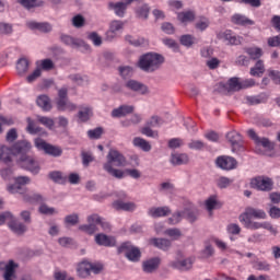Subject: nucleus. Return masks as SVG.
I'll return each mask as SVG.
<instances>
[{
    "label": "nucleus",
    "instance_id": "f3484780",
    "mask_svg": "<svg viewBox=\"0 0 280 280\" xmlns=\"http://www.w3.org/2000/svg\"><path fill=\"white\" fill-rule=\"evenodd\" d=\"M149 244L151 246H154V248H159L160 250L167 252L170 248H172V241L168 238H158L153 237L149 240Z\"/></svg>",
    "mask_w": 280,
    "mask_h": 280
},
{
    "label": "nucleus",
    "instance_id": "ddd939ff",
    "mask_svg": "<svg viewBox=\"0 0 280 280\" xmlns=\"http://www.w3.org/2000/svg\"><path fill=\"white\" fill-rule=\"evenodd\" d=\"M247 135L256 145H261L266 150H273L275 145L270 142L268 138H259L255 129H248Z\"/></svg>",
    "mask_w": 280,
    "mask_h": 280
},
{
    "label": "nucleus",
    "instance_id": "680f3d73",
    "mask_svg": "<svg viewBox=\"0 0 280 280\" xmlns=\"http://www.w3.org/2000/svg\"><path fill=\"white\" fill-rule=\"evenodd\" d=\"M231 183H233V180H231L229 177L222 176L217 180V186L219 187V189H226V187H229Z\"/></svg>",
    "mask_w": 280,
    "mask_h": 280
},
{
    "label": "nucleus",
    "instance_id": "338daca9",
    "mask_svg": "<svg viewBox=\"0 0 280 280\" xmlns=\"http://www.w3.org/2000/svg\"><path fill=\"white\" fill-rule=\"evenodd\" d=\"M268 75L276 84L280 85V71L279 70H268Z\"/></svg>",
    "mask_w": 280,
    "mask_h": 280
},
{
    "label": "nucleus",
    "instance_id": "774afa93",
    "mask_svg": "<svg viewBox=\"0 0 280 280\" xmlns=\"http://www.w3.org/2000/svg\"><path fill=\"white\" fill-rule=\"evenodd\" d=\"M268 47H280V35L269 37L267 39Z\"/></svg>",
    "mask_w": 280,
    "mask_h": 280
},
{
    "label": "nucleus",
    "instance_id": "cd10ccee",
    "mask_svg": "<svg viewBox=\"0 0 280 280\" xmlns=\"http://www.w3.org/2000/svg\"><path fill=\"white\" fill-rule=\"evenodd\" d=\"M172 165H187L189 163V155L186 153H173L171 154Z\"/></svg>",
    "mask_w": 280,
    "mask_h": 280
},
{
    "label": "nucleus",
    "instance_id": "69168bd1",
    "mask_svg": "<svg viewBox=\"0 0 280 280\" xmlns=\"http://www.w3.org/2000/svg\"><path fill=\"white\" fill-rule=\"evenodd\" d=\"M268 213H269V218H271V220H279L280 208L277 206H270Z\"/></svg>",
    "mask_w": 280,
    "mask_h": 280
},
{
    "label": "nucleus",
    "instance_id": "a19ab883",
    "mask_svg": "<svg viewBox=\"0 0 280 280\" xmlns=\"http://www.w3.org/2000/svg\"><path fill=\"white\" fill-rule=\"evenodd\" d=\"M103 170L107 172L109 176H113L114 178H118V180H121V178H124L126 174L124 171L119 168H114L113 166H106V167H103Z\"/></svg>",
    "mask_w": 280,
    "mask_h": 280
},
{
    "label": "nucleus",
    "instance_id": "4c0bfd02",
    "mask_svg": "<svg viewBox=\"0 0 280 280\" xmlns=\"http://www.w3.org/2000/svg\"><path fill=\"white\" fill-rule=\"evenodd\" d=\"M133 145L136 148H140V150H143V152H150V150H152V145H150V142L139 137L133 139Z\"/></svg>",
    "mask_w": 280,
    "mask_h": 280
},
{
    "label": "nucleus",
    "instance_id": "39448f33",
    "mask_svg": "<svg viewBox=\"0 0 280 280\" xmlns=\"http://www.w3.org/2000/svg\"><path fill=\"white\" fill-rule=\"evenodd\" d=\"M249 186L257 191H272L275 182L270 177L257 176L250 179Z\"/></svg>",
    "mask_w": 280,
    "mask_h": 280
},
{
    "label": "nucleus",
    "instance_id": "3c124183",
    "mask_svg": "<svg viewBox=\"0 0 280 280\" xmlns=\"http://www.w3.org/2000/svg\"><path fill=\"white\" fill-rule=\"evenodd\" d=\"M88 39L93 43L94 47H102V36L97 32H92L88 34Z\"/></svg>",
    "mask_w": 280,
    "mask_h": 280
},
{
    "label": "nucleus",
    "instance_id": "423d86ee",
    "mask_svg": "<svg viewBox=\"0 0 280 280\" xmlns=\"http://www.w3.org/2000/svg\"><path fill=\"white\" fill-rule=\"evenodd\" d=\"M106 163L103 167H126V158L119 151L110 149L107 156Z\"/></svg>",
    "mask_w": 280,
    "mask_h": 280
},
{
    "label": "nucleus",
    "instance_id": "72a5a7b5",
    "mask_svg": "<svg viewBox=\"0 0 280 280\" xmlns=\"http://www.w3.org/2000/svg\"><path fill=\"white\" fill-rule=\"evenodd\" d=\"M232 23H234V25H242V26H246V25H254L255 21L246 18L245 15L242 14H234L232 16Z\"/></svg>",
    "mask_w": 280,
    "mask_h": 280
},
{
    "label": "nucleus",
    "instance_id": "4468645a",
    "mask_svg": "<svg viewBox=\"0 0 280 280\" xmlns=\"http://www.w3.org/2000/svg\"><path fill=\"white\" fill-rule=\"evenodd\" d=\"M225 137L229 143H231L232 145V152H235V150H240V148L244 145V138L237 131H230L226 133Z\"/></svg>",
    "mask_w": 280,
    "mask_h": 280
},
{
    "label": "nucleus",
    "instance_id": "aec40b11",
    "mask_svg": "<svg viewBox=\"0 0 280 280\" xmlns=\"http://www.w3.org/2000/svg\"><path fill=\"white\" fill-rule=\"evenodd\" d=\"M159 266H161V258H151L149 260L143 261L142 270L143 272L151 275L152 272H154V270H159Z\"/></svg>",
    "mask_w": 280,
    "mask_h": 280
},
{
    "label": "nucleus",
    "instance_id": "1a4fd4ad",
    "mask_svg": "<svg viewBox=\"0 0 280 280\" xmlns=\"http://www.w3.org/2000/svg\"><path fill=\"white\" fill-rule=\"evenodd\" d=\"M97 222H100V214L89 215L88 224L79 225V231L86 233V235H95L97 233Z\"/></svg>",
    "mask_w": 280,
    "mask_h": 280
},
{
    "label": "nucleus",
    "instance_id": "6e6d98bb",
    "mask_svg": "<svg viewBox=\"0 0 280 280\" xmlns=\"http://www.w3.org/2000/svg\"><path fill=\"white\" fill-rule=\"evenodd\" d=\"M12 24L0 22V36H8L13 32Z\"/></svg>",
    "mask_w": 280,
    "mask_h": 280
},
{
    "label": "nucleus",
    "instance_id": "603ef678",
    "mask_svg": "<svg viewBox=\"0 0 280 280\" xmlns=\"http://www.w3.org/2000/svg\"><path fill=\"white\" fill-rule=\"evenodd\" d=\"M188 148L189 150L202 151L207 148V144L201 140H190V142L188 143Z\"/></svg>",
    "mask_w": 280,
    "mask_h": 280
},
{
    "label": "nucleus",
    "instance_id": "de8ad7c7",
    "mask_svg": "<svg viewBox=\"0 0 280 280\" xmlns=\"http://www.w3.org/2000/svg\"><path fill=\"white\" fill-rule=\"evenodd\" d=\"M37 121H39V124H42V126H45L46 128H48V130L54 129V126H55L54 119H51L47 116H38Z\"/></svg>",
    "mask_w": 280,
    "mask_h": 280
},
{
    "label": "nucleus",
    "instance_id": "b1692460",
    "mask_svg": "<svg viewBox=\"0 0 280 280\" xmlns=\"http://www.w3.org/2000/svg\"><path fill=\"white\" fill-rule=\"evenodd\" d=\"M56 104H57V110L61 113H65V110H69L71 113L75 110V108H78L75 104L69 102V98H57Z\"/></svg>",
    "mask_w": 280,
    "mask_h": 280
},
{
    "label": "nucleus",
    "instance_id": "0e129e2a",
    "mask_svg": "<svg viewBox=\"0 0 280 280\" xmlns=\"http://www.w3.org/2000/svg\"><path fill=\"white\" fill-rule=\"evenodd\" d=\"M84 23H85L84 16H82L81 14H78L72 18L73 27H77V28L84 27Z\"/></svg>",
    "mask_w": 280,
    "mask_h": 280
},
{
    "label": "nucleus",
    "instance_id": "473e14b6",
    "mask_svg": "<svg viewBox=\"0 0 280 280\" xmlns=\"http://www.w3.org/2000/svg\"><path fill=\"white\" fill-rule=\"evenodd\" d=\"M194 267V260L191 258H186L184 260H176L173 262V268L177 270H191Z\"/></svg>",
    "mask_w": 280,
    "mask_h": 280
},
{
    "label": "nucleus",
    "instance_id": "bb28decb",
    "mask_svg": "<svg viewBox=\"0 0 280 280\" xmlns=\"http://www.w3.org/2000/svg\"><path fill=\"white\" fill-rule=\"evenodd\" d=\"M36 104L45 113H49V110H51V108H52L51 98H49V96H47L45 94L37 96Z\"/></svg>",
    "mask_w": 280,
    "mask_h": 280
},
{
    "label": "nucleus",
    "instance_id": "6e6552de",
    "mask_svg": "<svg viewBox=\"0 0 280 280\" xmlns=\"http://www.w3.org/2000/svg\"><path fill=\"white\" fill-rule=\"evenodd\" d=\"M124 88L136 95H148L150 93V89L148 85H145V83L135 79H128L125 82Z\"/></svg>",
    "mask_w": 280,
    "mask_h": 280
},
{
    "label": "nucleus",
    "instance_id": "37998d69",
    "mask_svg": "<svg viewBox=\"0 0 280 280\" xmlns=\"http://www.w3.org/2000/svg\"><path fill=\"white\" fill-rule=\"evenodd\" d=\"M63 222L66 226H75L80 224V215L78 213L68 214L65 217Z\"/></svg>",
    "mask_w": 280,
    "mask_h": 280
},
{
    "label": "nucleus",
    "instance_id": "7c9ffc66",
    "mask_svg": "<svg viewBox=\"0 0 280 280\" xmlns=\"http://www.w3.org/2000/svg\"><path fill=\"white\" fill-rule=\"evenodd\" d=\"M246 100L249 106H257V104H266L268 102V94L260 93L256 96H247Z\"/></svg>",
    "mask_w": 280,
    "mask_h": 280
},
{
    "label": "nucleus",
    "instance_id": "49530a36",
    "mask_svg": "<svg viewBox=\"0 0 280 280\" xmlns=\"http://www.w3.org/2000/svg\"><path fill=\"white\" fill-rule=\"evenodd\" d=\"M26 130L30 135H38V132H40V127H36V122H34V120L31 117L26 118Z\"/></svg>",
    "mask_w": 280,
    "mask_h": 280
},
{
    "label": "nucleus",
    "instance_id": "c756f323",
    "mask_svg": "<svg viewBox=\"0 0 280 280\" xmlns=\"http://www.w3.org/2000/svg\"><path fill=\"white\" fill-rule=\"evenodd\" d=\"M12 156H14V152L12 151V147H0V161L2 163H12Z\"/></svg>",
    "mask_w": 280,
    "mask_h": 280
},
{
    "label": "nucleus",
    "instance_id": "9d476101",
    "mask_svg": "<svg viewBox=\"0 0 280 280\" xmlns=\"http://www.w3.org/2000/svg\"><path fill=\"white\" fill-rule=\"evenodd\" d=\"M215 165L217 167H220V170H225L229 172L237 167V160H235L233 156L221 155L217 158Z\"/></svg>",
    "mask_w": 280,
    "mask_h": 280
},
{
    "label": "nucleus",
    "instance_id": "4d7b16f0",
    "mask_svg": "<svg viewBox=\"0 0 280 280\" xmlns=\"http://www.w3.org/2000/svg\"><path fill=\"white\" fill-rule=\"evenodd\" d=\"M236 67H248L250 65V58H248L246 55H240L235 59Z\"/></svg>",
    "mask_w": 280,
    "mask_h": 280
},
{
    "label": "nucleus",
    "instance_id": "58836bf2",
    "mask_svg": "<svg viewBox=\"0 0 280 280\" xmlns=\"http://www.w3.org/2000/svg\"><path fill=\"white\" fill-rule=\"evenodd\" d=\"M48 176L50 180H54V183H58L59 185H65V183H67V176H63L60 171H52Z\"/></svg>",
    "mask_w": 280,
    "mask_h": 280
},
{
    "label": "nucleus",
    "instance_id": "bf43d9fd",
    "mask_svg": "<svg viewBox=\"0 0 280 280\" xmlns=\"http://www.w3.org/2000/svg\"><path fill=\"white\" fill-rule=\"evenodd\" d=\"M19 139V132L16 131V128H12L7 132L5 141L8 143H14Z\"/></svg>",
    "mask_w": 280,
    "mask_h": 280
},
{
    "label": "nucleus",
    "instance_id": "dca6fc26",
    "mask_svg": "<svg viewBox=\"0 0 280 280\" xmlns=\"http://www.w3.org/2000/svg\"><path fill=\"white\" fill-rule=\"evenodd\" d=\"M107 10H110L116 14V16H119V19H124L126 16V11L128 10V7L124 2H108L107 3Z\"/></svg>",
    "mask_w": 280,
    "mask_h": 280
},
{
    "label": "nucleus",
    "instance_id": "5fc2aeb1",
    "mask_svg": "<svg viewBox=\"0 0 280 280\" xmlns=\"http://www.w3.org/2000/svg\"><path fill=\"white\" fill-rule=\"evenodd\" d=\"M118 71L124 80H128V78H132V67L130 66H121L118 68Z\"/></svg>",
    "mask_w": 280,
    "mask_h": 280
},
{
    "label": "nucleus",
    "instance_id": "20e7f679",
    "mask_svg": "<svg viewBox=\"0 0 280 280\" xmlns=\"http://www.w3.org/2000/svg\"><path fill=\"white\" fill-rule=\"evenodd\" d=\"M118 255L125 253V257L129 259V261H139L141 259V249L138 247L132 246V243L125 242L117 248Z\"/></svg>",
    "mask_w": 280,
    "mask_h": 280
},
{
    "label": "nucleus",
    "instance_id": "a878e982",
    "mask_svg": "<svg viewBox=\"0 0 280 280\" xmlns=\"http://www.w3.org/2000/svg\"><path fill=\"white\" fill-rule=\"evenodd\" d=\"M113 207L116 211H135V209H137V203L132 201L124 202L121 200H116L113 202Z\"/></svg>",
    "mask_w": 280,
    "mask_h": 280
},
{
    "label": "nucleus",
    "instance_id": "4be33fe9",
    "mask_svg": "<svg viewBox=\"0 0 280 280\" xmlns=\"http://www.w3.org/2000/svg\"><path fill=\"white\" fill-rule=\"evenodd\" d=\"M77 275L81 279H86L88 277H91V262L88 260H82L78 264L77 267Z\"/></svg>",
    "mask_w": 280,
    "mask_h": 280
},
{
    "label": "nucleus",
    "instance_id": "7ed1b4c3",
    "mask_svg": "<svg viewBox=\"0 0 280 280\" xmlns=\"http://www.w3.org/2000/svg\"><path fill=\"white\" fill-rule=\"evenodd\" d=\"M165 62V57L159 52H147L140 56L138 67L145 73H154L159 71Z\"/></svg>",
    "mask_w": 280,
    "mask_h": 280
},
{
    "label": "nucleus",
    "instance_id": "2eb2a0df",
    "mask_svg": "<svg viewBox=\"0 0 280 280\" xmlns=\"http://www.w3.org/2000/svg\"><path fill=\"white\" fill-rule=\"evenodd\" d=\"M240 215H244L245 220H250V218H255V220H266V218H268V214H266V211L261 209H256L253 207H247L245 209V212H243Z\"/></svg>",
    "mask_w": 280,
    "mask_h": 280
},
{
    "label": "nucleus",
    "instance_id": "09e8293b",
    "mask_svg": "<svg viewBox=\"0 0 280 280\" xmlns=\"http://www.w3.org/2000/svg\"><path fill=\"white\" fill-rule=\"evenodd\" d=\"M195 40H196V37H194L192 35H189V34L182 35L179 38V43L184 47H191V45H194Z\"/></svg>",
    "mask_w": 280,
    "mask_h": 280
},
{
    "label": "nucleus",
    "instance_id": "864d4df0",
    "mask_svg": "<svg viewBox=\"0 0 280 280\" xmlns=\"http://www.w3.org/2000/svg\"><path fill=\"white\" fill-rule=\"evenodd\" d=\"M228 84L230 91H242V82L237 77L231 78Z\"/></svg>",
    "mask_w": 280,
    "mask_h": 280
},
{
    "label": "nucleus",
    "instance_id": "6ab92c4d",
    "mask_svg": "<svg viewBox=\"0 0 280 280\" xmlns=\"http://www.w3.org/2000/svg\"><path fill=\"white\" fill-rule=\"evenodd\" d=\"M172 213V209L170 207L164 206V207H153L150 208L148 211V215L151 218H167Z\"/></svg>",
    "mask_w": 280,
    "mask_h": 280
},
{
    "label": "nucleus",
    "instance_id": "9b49d317",
    "mask_svg": "<svg viewBox=\"0 0 280 280\" xmlns=\"http://www.w3.org/2000/svg\"><path fill=\"white\" fill-rule=\"evenodd\" d=\"M219 38H222V40H224L226 45H230L232 47H237L244 43V37L240 35H234L233 31L231 30H226L223 33H221Z\"/></svg>",
    "mask_w": 280,
    "mask_h": 280
},
{
    "label": "nucleus",
    "instance_id": "5701e85b",
    "mask_svg": "<svg viewBox=\"0 0 280 280\" xmlns=\"http://www.w3.org/2000/svg\"><path fill=\"white\" fill-rule=\"evenodd\" d=\"M27 27H30V30H37L43 34H49V32L54 30V27L48 22H28Z\"/></svg>",
    "mask_w": 280,
    "mask_h": 280
},
{
    "label": "nucleus",
    "instance_id": "2f4dec72",
    "mask_svg": "<svg viewBox=\"0 0 280 280\" xmlns=\"http://www.w3.org/2000/svg\"><path fill=\"white\" fill-rule=\"evenodd\" d=\"M243 51H245V54H248L249 60H259V58L264 56V50L258 47H245L243 48Z\"/></svg>",
    "mask_w": 280,
    "mask_h": 280
},
{
    "label": "nucleus",
    "instance_id": "e2e57ef3",
    "mask_svg": "<svg viewBox=\"0 0 280 280\" xmlns=\"http://www.w3.org/2000/svg\"><path fill=\"white\" fill-rule=\"evenodd\" d=\"M183 220V211H177L173 213L171 218H168V224H179V222Z\"/></svg>",
    "mask_w": 280,
    "mask_h": 280
},
{
    "label": "nucleus",
    "instance_id": "f03ea898",
    "mask_svg": "<svg viewBox=\"0 0 280 280\" xmlns=\"http://www.w3.org/2000/svg\"><path fill=\"white\" fill-rule=\"evenodd\" d=\"M14 183L7 186L9 194H19L22 196V200L28 205H36V202H45L43 195L36 192H28L30 189L26 185L32 183V178L28 176H18L13 178Z\"/></svg>",
    "mask_w": 280,
    "mask_h": 280
},
{
    "label": "nucleus",
    "instance_id": "f704fd0d",
    "mask_svg": "<svg viewBox=\"0 0 280 280\" xmlns=\"http://www.w3.org/2000/svg\"><path fill=\"white\" fill-rule=\"evenodd\" d=\"M183 218L194 224L198 220V209L185 208L182 210Z\"/></svg>",
    "mask_w": 280,
    "mask_h": 280
},
{
    "label": "nucleus",
    "instance_id": "a18cd8bd",
    "mask_svg": "<svg viewBox=\"0 0 280 280\" xmlns=\"http://www.w3.org/2000/svg\"><path fill=\"white\" fill-rule=\"evenodd\" d=\"M19 3L23 5L26 10H32V8H40L43 5V1L38 0H19Z\"/></svg>",
    "mask_w": 280,
    "mask_h": 280
},
{
    "label": "nucleus",
    "instance_id": "13d9d810",
    "mask_svg": "<svg viewBox=\"0 0 280 280\" xmlns=\"http://www.w3.org/2000/svg\"><path fill=\"white\" fill-rule=\"evenodd\" d=\"M165 235L172 237L173 240H178L179 237L183 236V233L178 230V228H172L165 230Z\"/></svg>",
    "mask_w": 280,
    "mask_h": 280
},
{
    "label": "nucleus",
    "instance_id": "c03bdc74",
    "mask_svg": "<svg viewBox=\"0 0 280 280\" xmlns=\"http://www.w3.org/2000/svg\"><path fill=\"white\" fill-rule=\"evenodd\" d=\"M177 18L182 23H187L188 21H195L196 12L194 11L182 12V13H178Z\"/></svg>",
    "mask_w": 280,
    "mask_h": 280
},
{
    "label": "nucleus",
    "instance_id": "ea45409f",
    "mask_svg": "<svg viewBox=\"0 0 280 280\" xmlns=\"http://www.w3.org/2000/svg\"><path fill=\"white\" fill-rule=\"evenodd\" d=\"M209 25H211V21H209V18L201 15L196 22L195 27L196 30H199V32H205V30H207Z\"/></svg>",
    "mask_w": 280,
    "mask_h": 280
},
{
    "label": "nucleus",
    "instance_id": "c9c22d12",
    "mask_svg": "<svg viewBox=\"0 0 280 280\" xmlns=\"http://www.w3.org/2000/svg\"><path fill=\"white\" fill-rule=\"evenodd\" d=\"M246 217L240 215L238 220L244 224L245 229H250L252 231H257L261 229V223L259 222H253L250 219H244Z\"/></svg>",
    "mask_w": 280,
    "mask_h": 280
},
{
    "label": "nucleus",
    "instance_id": "f8f14e48",
    "mask_svg": "<svg viewBox=\"0 0 280 280\" xmlns=\"http://www.w3.org/2000/svg\"><path fill=\"white\" fill-rule=\"evenodd\" d=\"M60 40L63 43V45H67L68 47H72L73 49L78 47H85L86 49H91V46L89 44L84 43V40L80 38H75L71 35L61 34Z\"/></svg>",
    "mask_w": 280,
    "mask_h": 280
},
{
    "label": "nucleus",
    "instance_id": "f257e3e1",
    "mask_svg": "<svg viewBox=\"0 0 280 280\" xmlns=\"http://www.w3.org/2000/svg\"><path fill=\"white\" fill-rule=\"evenodd\" d=\"M13 156H16L18 164L34 176L40 173V164L32 155V143L27 140H19L12 145Z\"/></svg>",
    "mask_w": 280,
    "mask_h": 280
},
{
    "label": "nucleus",
    "instance_id": "c85d7f7f",
    "mask_svg": "<svg viewBox=\"0 0 280 280\" xmlns=\"http://www.w3.org/2000/svg\"><path fill=\"white\" fill-rule=\"evenodd\" d=\"M125 40L129 43L131 47H147V45H149L148 39L144 37L135 38L132 35H126Z\"/></svg>",
    "mask_w": 280,
    "mask_h": 280
},
{
    "label": "nucleus",
    "instance_id": "393cba45",
    "mask_svg": "<svg viewBox=\"0 0 280 280\" xmlns=\"http://www.w3.org/2000/svg\"><path fill=\"white\" fill-rule=\"evenodd\" d=\"M9 229L15 233V235H23L27 231L25 224L14 220V217L8 223Z\"/></svg>",
    "mask_w": 280,
    "mask_h": 280
},
{
    "label": "nucleus",
    "instance_id": "052dcab7",
    "mask_svg": "<svg viewBox=\"0 0 280 280\" xmlns=\"http://www.w3.org/2000/svg\"><path fill=\"white\" fill-rule=\"evenodd\" d=\"M137 14L139 19H144L147 20L148 16L150 15V7L148 4H143L137 10Z\"/></svg>",
    "mask_w": 280,
    "mask_h": 280
},
{
    "label": "nucleus",
    "instance_id": "0eeeda50",
    "mask_svg": "<svg viewBox=\"0 0 280 280\" xmlns=\"http://www.w3.org/2000/svg\"><path fill=\"white\" fill-rule=\"evenodd\" d=\"M35 148H37V150H43L45 154L54 156L55 159L62 156V149L60 147L47 143V141L43 139L35 140Z\"/></svg>",
    "mask_w": 280,
    "mask_h": 280
},
{
    "label": "nucleus",
    "instance_id": "a211bd4d",
    "mask_svg": "<svg viewBox=\"0 0 280 280\" xmlns=\"http://www.w3.org/2000/svg\"><path fill=\"white\" fill-rule=\"evenodd\" d=\"M95 242L98 246H105L107 248L115 246L117 241L113 236H108L104 233H100L95 235Z\"/></svg>",
    "mask_w": 280,
    "mask_h": 280
},
{
    "label": "nucleus",
    "instance_id": "e433bc0d",
    "mask_svg": "<svg viewBox=\"0 0 280 280\" xmlns=\"http://www.w3.org/2000/svg\"><path fill=\"white\" fill-rule=\"evenodd\" d=\"M30 69V61L26 58H21L16 62V71L20 75H25Z\"/></svg>",
    "mask_w": 280,
    "mask_h": 280
},
{
    "label": "nucleus",
    "instance_id": "8fccbe9b",
    "mask_svg": "<svg viewBox=\"0 0 280 280\" xmlns=\"http://www.w3.org/2000/svg\"><path fill=\"white\" fill-rule=\"evenodd\" d=\"M102 135H104V128L102 127H96L88 131L89 139H102Z\"/></svg>",
    "mask_w": 280,
    "mask_h": 280
},
{
    "label": "nucleus",
    "instance_id": "412c9836",
    "mask_svg": "<svg viewBox=\"0 0 280 280\" xmlns=\"http://www.w3.org/2000/svg\"><path fill=\"white\" fill-rule=\"evenodd\" d=\"M135 113V106L132 105H120L118 108L112 110V117L120 118L126 115H132Z\"/></svg>",
    "mask_w": 280,
    "mask_h": 280
},
{
    "label": "nucleus",
    "instance_id": "79ce46f5",
    "mask_svg": "<svg viewBox=\"0 0 280 280\" xmlns=\"http://www.w3.org/2000/svg\"><path fill=\"white\" fill-rule=\"evenodd\" d=\"M206 208L208 211H213V209H221L222 203L218 201L215 196H212L206 200Z\"/></svg>",
    "mask_w": 280,
    "mask_h": 280
}]
</instances>
